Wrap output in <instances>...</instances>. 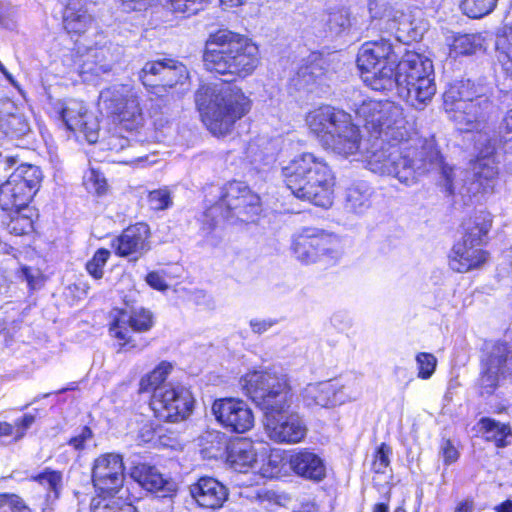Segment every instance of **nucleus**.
<instances>
[{
  "label": "nucleus",
  "instance_id": "f257e3e1",
  "mask_svg": "<svg viewBox=\"0 0 512 512\" xmlns=\"http://www.w3.org/2000/svg\"><path fill=\"white\" fill-rule=\"evenodd\" d=\"M356 114L363 120L365 128L375 139L374 150L368 157L370 171L396 178L406 186H412L431 170L440 169L446 191L453 195H476L493 192L498 179L495 153L496 139L486 133H478L475 148L478 156L472 163L473 181L462 185L465 171L443 163L442 156L433 140L411 133L403 117L402 109L389 101L368 100L357 108Z\"/></svg>",
  "mask_w": 512,
  "mask_h": 512
},
{
  "label": "nucleus",
  "instance_id": "f03ea898",
  "mask_svg": "<svg viewBox=\"0 0 512 512\" xmlns=\"http://www.w3.org/2000/svg\"><path fill=\"white\" fill-rule=\"evenodd\" d=\"M365 84L375 91L397 89L400 97L416 109L432 100L436 93L432 61L416 52H407L396 64L380 70L376 75H367Z\"/></svg>",
  "mask_w": 512,
  "mask_h": 512
},
{
  "label": "nucleus",
  "instance_id": "7ed1b4c3",
  "mask_svg": "<svg viewBox=\"0 0 512 512\" xmlns=\"http://www.w3.org/2000/svg\"><path fill=\"white\" fill-rule=\"evenodd\" d=\"M203 63L211 73L245 78L258 66L259 50L247 37L219 30L206 41Z\"/></svg>",
  "mask_w": 512,
  "mask_h": 512
},
{
  "label": "nucleus",
  "instance_id": "20e7f679",
  "mask_svg": "<svg viewBox=\"0 0 512 512\" xmlns=\"http://www.w3.org/2000/svg\"><path fill=\"white\" fill-rule=\"evenodd\" d=\"M282 176L295 197L323 208L332 205L334 175L322 157L311 152L298 154L282 167Z\"/></svg>",
  "mask_w": 512,
  "mask_h": 512
},
{
  "label": "nucleus",
  "instance_id": "39448f33",
  "mask_svg": "<svg viewBox=\"0 0 512 512\" xmlns=\"http://www.w3.org/2000/svg\"><path fill=\"white\" fill-rule=\"evenodd\" d=\"M204 123L214 135L228 134L251 109V101L235 85H203L195 94Z\"/></svg>",
  "mask_w": 512,
  "mask_h": 512
},
{
  "label": "nucleus",
  "instance_id": "423d86ee",
  "mask_svg": "<svg viewBox=\"0 0 512 512\" xmlns=\"http://www.w3.org/2000/svg\"><path fill=\"white\" fill-rule=\"evenodd\" d=\"M306 122L320 142L335 153L347 157L359 150V129L347 113L323 106L311 111Z\"/></svg>",
  "mask_w": 512,
  "mask_h": 512
},
{
  "label": "nucleus",
  "instance_id": "0eeeda50",
  "mask_svg": "<svg viewBox=\"0 0 512 512\" xmlns=\"http://www.w3.org/2000/svg\"><path fill=\"white\" fill-rule=\"evenodd\" d=\"M240 386L265 413L286 411L291 406V386L288 376L282 371L269 369L249 372L240 379Z\"/></svg>",
  "mask_w": 512,
  "mask_h": 512
},
{
  "label": "nucleus",
  "instance_id": "6e6552de",
  "mask_svg": "<svg viewBox=\"0 0 512 512\" xmlns=\"http://www.w3.org/2000/svg\"><path fill=\"white\" fill-rule=\"evenodd\" d=\"M491 224L490 215L480 212L466 225V233L462 241L453 246L449 256V266L452 270L465 273L479 268L486 262L487 252L478 247L490 230Z\"/></svg>",
  "mask_w": 512,
  "mask_h": 512
},
{
  "label": "nucleus",
  "instance_id": "1a4fd4ad",
  "mask_svg": "<svg viewBox=\"0 0 512 512\" xmlns=\"http://www.w3.org/2000/svg\"><path fill=\"white\" fill-rule=\"evenodd\" d=\"M260 212L259 195L244 182L230 181L222 187L218 202L207 210L206 217L214 219L220 213L225 220L249 222Z\"/></svg>",
  "mask_w": 512,
  "mask_h": 512
},
{
  "label": "nucleus",
  "instance_id": "9d476101",
  "mask_svg": "<svg viewBox=\"0 0 512 512\" xmlns=\"http://www.w3.org/2000/svg\"><path fill=\"white\" fill-rule=\"evenodd\" d=\"M41 179L39 167L31 164L19 165L0 186L1 209L16 212L25 209L37 192Z\"/></svg>",
  "mask_w": 512,
  "mask_h": 512
},
{
  "label": "nucleus",
  "instance_id": "9b49d317",
  "mask_svg": "<svg viewBox=\"0 0 512 512\" xmlns=\"http://www.w3.org/2000/svg\"><path fill=\"white\" fill-rule=\"evenodd\" d=\"M193 404L191 392L182 385L159 388L150 400L155 416L167 422L185 420L192 413Z\"/></svg>",
  "mask_w": 512,
  "mask_h": 512
},
{
  "label": "nucleus",
  "instance_id": "f8f14e48",
  "mask_svg": "<svg viewBox=\"0 0 512 512\" xmlns=\"http://www.w3.org/2000/svg\"><path fill=\"white\" fill-rule=\"evenodd\" d=\"M292 250L296 258L306 264L315 263L323 258L338 257L336 237L315 228H306L296 235Z\"/></svg>",
  "mask_w": 512,
  "mask_h": 512
},
{
  "label": "nucleus",
  "instance_id": "ddd939ff",
  "mask_svg": "<svg viewBox=\"0 0 512 512\" xmlns=\"http://www.w3.org/2000/svg\"><path fill=\"white\" fill-rule=\"evenodd\" d=\"M445 107L449 118L460 131L477 129L496 113V106L484 95L473 99H458L451 104L445 100Z\"/></svg>",
  "mask_w": 512,
  "mask_h": 512
},
{
  "label": "nucleus",
  "instance_id": "4468645a",
  "mask_svg": "<svg viewBox=\"0 0 512 512\" xmlns=\"http://www.w3.org/2000/svg\"><path fill=\"white\" fill-rule=\"evenodd\" d=\"M138 76L142 84L153 89V93L157 95H162L168 88L184 84L189 77L186 66L172 59L149 61L139 71Z\"/></svg>",
  "mask_w": 512,
  "mask_h": 512
},
{
  "label": "nucleus",
  "instance_id": "2eb2a0df",
  "mask_svg": "<svg viewBox=\"0 0 512 512\" xmlns=\"http://www.w3.org/2000/svg\"><path fill=\"white\" fill-rule=\"evenodd\" d=\"M123 56V49L113 43L96 44L87 48L81 55L78 64V72L83 81L92 82L96 78L112 71L113 67L120 62Z\"/></svg>",
  "mask_w": 512,
  "mask_h": 512
},
{
  "label": "nucleus",
  "instance_id": "dca6fc26",
  "mask_svg": "<svg viewBox=\"0 0 512 512\" xmlns=\"http://www.w3.org/2000/svg\"><path fill=\"white\" fill-rule=\"evenodd\" d=\"M270 411L265 413V429L271 440L279 443L295 444L301 442L307 434V426L298 413Z\"/></svg>",
  "mask_w": 512,
  "mask_h": 512
},
{
  "label": "nucleus",
  "instance_id": "f3484780",
  "mask_svg": "<svg viewBox=\"0 0 512 512\" xmlns=\"http://www.w3.org/2000/svg\"><path fill=\"white\" fill-rule=\"evenodd\" d=\"M397 57L389 38L381 36L362 44L357 56V65L365 82L367 75H376L380 70L392 65L395 69Z\"/></svg>",
  "mask_w": 512,
  "mask_h": 512
},
{
  "label": "nucleus",
  "instance_id": "a211bd4d",
  "mask_svg": "<svg viewBox=\"0 0 512 512\" xmlns=\"http://www.w3.org/2000/svg\"><path fill=\"white\" fill-rule=\"evenodd\" d=\"M216 420L227 430L245 433L254 426V414L249 405L236 398L217 399L212 405Z\"/></svg>",
  "mask_w": 512,
  "mask_h": 512
},
{
  "label": "nucleus",
  "instance_id": "6ab92c4d",
  "mask_svg": "<svg viewBox=\"0 0 512 512\" xmlns=\"http://www.w3.org/2000/svg\"><path fill=\"white\" fill-rule=\"evenodd\" d=\"M111 319L110 333L124 341L123 345L131 341V331L146 332L153 326V315L145 308L114 309Z\"/></svg>",
  "mask_w": 512,
  "mask_h": 512
},
{
  "label": "nucleus",
  "instance_id": "aec40b11",
  "mask_svg": "<svg viewBox=\"0 0 512 512\" xmlns=\"http://www.w3.org/2000/svg\"><path fill=\"white\" fill-rule=\"evenodd\" d=\"M124 464L120 455L106 453L95 459L92 468L94 486L104 492H117L124 483Z\"/></svg>",
  "mask_w": 512,
  "mask_h": 512
},
{
  "label": "nucleus",
  "instance_id": "412c9836",
  "mask_svg": "<svg viewBox=\"0 0 512 512\" xmlns=\"http://www.w3.org/2000/svg\"><path fill=\"white\" fill-rule=\"evenodd\" d=\"M60 117L69 130L83 133L89 143L97 142L99 122L82 101H67L60 111Z\"/></svg>",
  "mask_w": 512,
  "mask_h": 512
},
{
  "label": "nucleus",
  "instance_id": "4be33fe9",
  "mask_svg": "<svg viewBox=\"0 0 512 512\" xmlns=\"http://www.w3.org/2000/svg\"><path fill=\"white\" fill-rule=\"evenodd\" d=\"M150 236V228L146 223H136L124 229L112 246L117 255L137 261L150 250Z\"/></svg>",
  "mask_w": 512,
  "mask_h": 512
},
{
  "label": "nucleus",
  "instance_id": "5701e85b",
  "mask_svg": "<svg viewBox=\"0 0 512 512\" xmlns=\"http://www.w3.org/2000/svg\"><path fill=\"white\" fill-rule=\"evenodd\" d=\"M190 495L198 506L216 510L228 499V489L213 477H201L189 487Z\"/></svg>",
  "mask_w": 512,
  "mask_h": 512
},
{
  "label": "nucleus",
  "instance_id": "b1692460",
  "mask_svg": "<svg viewBox=\"0 0 512 512\" xmlns=\"http://www.w3.org/2000/svg\"><path fill=\"white\" fill-rule=\"evenodd\" d=\"M343 386L331 381L310 383L301 392L307 407L330 408L345 402Z\"/></svg>",
  "mask_w": 512,
  "mask_h": 512
},
{
  "label": "nucleus",
  "instance_id": "393cba45",
  "mask_svg": "<svg viewBox=\"0 0 512 512\" xmlns=\"http://www.w3.org/2000/svg\"><path fill=\"white\" fill-rule=\"evenodd\" d=\"M290 469L298 476L321 481L326 474L323 460L308 449H296L288 457Z\"/></svg>",
  "mask_w": 512,
  "mask_h": 512
},
{
  "label": "nucleus",
  "instance_id": "a878e982",
  "mask_svg": "<svg viewBox=\"0 0 512 512\" xmlns=\"http://www.w3.org/2000/svg\"><path fill=\"white\" fill-rule=\"evenodd\" d=\"M93 17L88 12L85 0H69L63 12V25L69 34L81 35L92 25Z\"/></svg>",
  "mask_w": 512,
  "mask_h": 512
},
{
  "label": "nucleus",
  "instance_id": "bb28decb",
  "mask_svg": "<svg viewBox=\"0 0 512 512\" xmlns=\"http://www.w3.org/2000/svg\"><path fill=\"white\" fill-rule=\"evenodd\" d=\"M373 189L366 182H357L346 189L345 209L354 214H363L371 207Z\"/></svg>",
  "mask_w": 512,
  "mask_h": 512
},
{
  "label": "nucleus",
  "instance_id": "cd10ccee",
  "mask_svg": "<svg viewBox=\"0 0 512 512\" xmlns=\"http://www.w3.org/2000/svg\"><path fill=\"white\" fill-rule=\"evenodd\" d=\"M122 129L127 131L137 130L143 124V114L137 95L127 98L125 104L113 113Z\"/></svg>",
  "mask_w": 512,
  "mask_h": 512
},
{
  "label": "nucleus",
  "instance_id": "c85d7f7f",
  "mask_svg": "<svg viewBox=\"0 0 512 512\" xmlns=\"http://www.w3.org/2000/svg\"><path fill=\"white\" fill-rule=\"evenodd\" d=\"M130 476L141 487L150 492L162 491L169 483L163 478L159 471L147 464H138L131 470Z\"/></svg>",
  "mask_w": 512,
  "mask_h": 512
},
{
  "label": "nucleus",
  "instance_id": "c756f323",
  "mask_svg": "<svg viewBox=\"0 0 512 512\" xmlns=\"http://www.w3.org/2000/svg\"><path fill=\"white\" fill-rule=\"evenodd\" d=\"M256 456L252 442L241 440L230 447L228 461L236 471L245 472L256 462Z\"/></svg>",
  "mask_w": 512,
  "mask_h": 512
},
{
  "label": "nucleus",
  "instance_id": "7c9ffc66",
  "mask_svg": "<svg viewBox=\"0 0 512 512\" xmlns=\"http://www.w3.org/2000/svg\"><path fill=\"white\" fill-rule=\"evenodd\" d=\"M479 425L486 440L495 442L497 447H506L511 444L512 429L509 424L483 417L479 420Z\"/></svg>",
  "mask_w": 512,
  "mask_h": 512
},
{
  "label": "nucleus",
  "instance_id": "2f4dec72",
  "mask_svg": "<svg viewBox=\"0 0 512 512\" xmlns=\"http://www.w3.org/2000/svg\"><path fill=\"white\" fill-rule=\"evenodd\" d=\"M510 361H512V343L496 342L490 348H487L482 364L484 367L504 374L507 363Z\"/></svg>",
  "mask_w": 512,
  "mask_h": 512
},
{
  "label": "nucleus",
  "instance_id": "473e14b6",
  "mask_svg": "<svg viewBox=\"0 0 512 512\" xmlns=\"http://www.w3.org/2000/svg\"><path fill=\"white\" fill-rule=\"evenodd\" d=\"M136 93L128 85H113L100 92V103L109 113L117 112L127 98L135 96Z\"/></svg>",
  "mask_w": 512,
  "mask_h": 512
},
{
  "label": "nucleus",
  "instance_id": "72a5a7b5",
  "mask_svg": "<svg viewBox=\"0 0 512 512\" xmlns=\"http://www.w3.org/2000/svg\"><path fill=\"white\" fill-rule=\"evenodd\" d=\"M11 111L1 118V127L4 133L10 137H22L30 131V125L18 108L13 103H9Z\"/></svg>",
  "mask_w": 512,
  "mask_h": 512
},
{
  "label": "nucleus",
  "instance_id": "f704fd0d",
  "mask_svg": "<svg viewBox=\"0 0 512 512\" xmlns=\"http://www.w3.org/2000/svg\"><path fill=\"white\" fill-rule=\"evenodd\" d=\"M171 370L172 365L170 363L161 362L151 373L141 379L140 392H152V395H154L159 388L171 386V383H164Z\"/></svg>",
  "mask_w": 512,
  "mask_h": 512
},
{
  "label": "nucleus",
  "instance_id": "c9c22d12",
  "mask_svg": "<svg viewBox=\"0 0 512 512\" xmlns=\"http://www.w3.org/2000/svg\"><path fill=\"white\" fill-rule=\"evenodd\" d=\"M31 479L47 490L48 499H58L62 488V473L60 471L45 468L43 472L32 476Z\"/></svg>",
  "mask_w": 512,
  "mask_h": 512
},
{
  "label": "nucleus",
  "instance_id": "e433bc0d",
  "mask_svg": "<svg viewBox=\"0 0 512 512\" xmlns=\"http://www.w3.org/2000/svg\"><path fill=\"white\" fill-rule=\"evenodd\" d=\"M498 0H462L461 8L470 18H481L491 13Z\"/></svg>",
  "mask_w": 512,
  "mask_h": 512
},
{
  "label": "nucleus",
  "instance_id": "4c0bfd02",
  "mask_svg": "<svg viewBox=\"0 0 512 512\" xmlns=\"http://www.w3.org/2000/svg\"><path fill=\"white\" fill-rule=\"evenodd\" d=\"M327 27L332 35L339 36L349 31L351 27L350 14L346 9L329 13Z\"/></svg>",
  "mask_w": 512,
  "mask_h": 512
},
{
  "label": "nucleus",
  "instance_id": "58836bf2",
  "mask_svg": "<svg viewBox=\"0 0 512 512\" xmlns=\"http://www.w3.org/2000/svg\"><path fill=\"white\" fill-rule=\"evenodd\" d=\"M323 73V68L317 62H310L299 68L295 78V85L299 88H305L315 83Z\"/></svg>",
  "mask_w": 512,
  "mask_h": 512
},
{
  "label": "nucleus",
  "instance_id": "ea45409f",
  "mask_svg": "<svg viewBox=\"0 0 512 512\" xmlns=\"http://www.w3.org/2000/svg\"><path fill=\"white\" fill-rule=\"evenodd\" d=\"M93 512H138L130 502L120 498L101 499L93 506Z\"/></svg>",
  "mask_w": 512,
  "mask_h": 512
},
{
  "label": "nucleus",
  "instance_id": "a19ab883",
  "mask_svg": "<svg viewBox=\"0 0 512 512\" xmlns=\"http://www.w3.org/2000/svg\"><path fill=\"white\" fill-rule=\"evenodd\" d=\"M0 512H32L26 502L16 494H0Z\"/></svg>",
  "mask_w": 512,
  "mask_h": 512
},
{
  "label": "nucleus",
  "instance_id": "79ce46f5",
  "mask_svg": "<svg viewBox=\"0 0 512 512\" xmlns=\"http://www.w3.org/2000/svg\"><path fill=\"white\" fill-rule=\"evenodd\" d=\"M110 256V252L107 249H98L92 259L86 264L88 273L95 279L103 277V268L107 263Z\"/></svg>",
  "mask_w": 512,
  "mask_h": 512
},
{
  "label": "nucleus",
  "instance_id": "37998d69",
  "mask_svg": "<svg viewBox=\"0 0 512 512\" xmlns=\"http://www.w3.org/2000/svg\"><path fill=\"white\" fill-rule=\"evenodd\" d=\"M148 203L155 211L169 208L172 205L170 191L167 188H160L149 192Z\"/></svg>",
  "mask_w": 512,
  "mask_h": 512
},
{
  "label": "nucleus",
  "instance_id": "c03bdc74",
  "mask_svg": "<svg viewBox=\"0 0 512 512\" xmlns=\"http://www.w3.org/2000/svg\"><path fill=\"white\" fill-rule=\"evenodd\" d=\"M416 363L418 366V377L429 379L435 371L437 359L431 353L421 352L416 356Z\"/></svg>",
  "mask_w": 512,
  "mask_h": 512
},
{
  "label": "nucleus",
  "instance_id": "a18cd8bd",
  "mask_svg": "<svg viewBox=\"0 0 512 512\" xmlns=\"http://www.w3.org/2000/svg\"><path fill=\"white\" fill-rule=\"evenodd\" d=\"M502 373L483 366V371L480 377V386L482 394L491 395L498 386L499 378Z\"/></svg>",
  "mask_w": 512,
  "mask_h": 512
},
{
  "label": "nucleus",
  "instance_id": "49530a36",
  "mask_svg": "<svg viewBox=\"0 0 512 512\" xmlns=\"http://www.w3.org/2000/svg\"><path fill=\"white\" fill-rule=\"evenodd\" d=\"M504 152L512 155V109L504 116L499 126Z\"/></svg>",
  "mask_w": 512,
  "mask_h": 512
},
{
  "label": "nucleus",
  "instance_id": "de8ad7c7",
  "mask_svg": "<svg viewBox=\"0 0 512 512\" xmlns=\"http://www.w3.org/2000/svg\"><path fill=\"white\" fill-rule=\"evenodd\" d=\"M209 0H170L174 12L192 15L203 8Z\"/></svg>",
  "mask_w": 512,
  "mask_h": 512
},
{
  "label": "nucleus",
  "instance_id": "09e8293b",
  "mask_svg": "<svg viewBox=\"0 0 512 512\" xmlns=\"http://www.w3.org/2000/svg\"><path fill=\"white\" fill-rule=\"evenodd\" d=\"M392 453L391 447L385 443H382L380 447L377 449L374 461H373V470L376 473H384L386 468L390 464V455Z\"/></svg>",
  "mask_w": 512,
  "mask_h": 512
},
{
  "label": "nucleus",
  "instance_id": "8fccbe9b",
  "mask_svg": "<svg viewBox=\"0 0 512 512\" xmlns=\"http://www.w3.org/2000/svg\"><path fill=\"white\" fill-rule=\"evenodd\" d=\"M93 432L90 427L83 426L79 432L68 440V445L73 447L75 451H83L87 443L93 439Z\"/></svg>",
  "mask_w": 512,
  "mask_h": 512
},
{
  "label": "nucleus",
  "instance_id": "3c124183",
  "mask_svg": "<svg viewBox=\"0 0 512 512\" xmlns=\"http://www.w3.org/2000/svg\"><path fill=\"white\" fill-rule=\"evenodd\" d=\"M16 217H12L9 224L11 232L17 235L28 233L33 228V223L29 217L21 216L20 211Z\"/></svg>",
  "mask_w": 512,
  "mask_h": 512
},
{
  "label": "nucleus",
  "instance_id": "603ef678",
  "mask_svg": "<svg viewBox=\"0 0 512 512\" xmlns=\"http://www.w3.org/2000/svg\"><path fill=\"white\" fill-rule=\"evenodd\" d=\"M21 273L24 279L26 280L28 286L33 290L39 289L44 283V278L39 269L31 267H22Z\"/></svg>",
  "mask_w": 512,
  "mask_h": 512
},
{
  "label": "nucleus",
  "instance_id": "864d4df0",
  "mask_svg": "<svg viewBox=\"0 0 512 512\" xmlns=\"http://www.w3.org/2000/svg\"><path fill=\"white\" fill-rule=\"evenodd\" d=\"M440 453L443 456L444 463L450 465L459 457V452L449 439H444L441 443Z\"/></svg>",
  "mask_w": 512,
  "mask_h": 512
},
{
  "label": "nucleus",
  "instance_id": "5fc2aeb1",
  "mask_svg": "<svg viewBox=\"0 0 512 512\" xmlns=\"http://www.w3.org/2000/svg\"><path fill=\"white\" fill-rule=\"evenodd\" d=\"M147 284L160 291H164L168 288V284L166 283L164 277L159 272H150L146 276Z\"/></svg>",
  "mask_w": 512,
  "mask_h": 512
},
{
  "label": "nucleus",
  "instance_id": "6e6d98bb",
  "mask_svg": "<svg viewBox=\"0 0 512 512\" xmlns=\"http://www.w3.org/2000/svg\"><path fill=\"white\" fill-rule=\"evenodd\" d=\"M499 53V61L505 73L512 77V48L511 49H497Z\"/></svg>",
  "mask_w": 512,
  "mask_h": 512
},
{
  "label": "nucleus",
  "instance_id": "4d7b16f0",
  "mask_svg": "<svg viewBox=\"0 0 512 512\" xmlns=\"http://www.w3.org/2000/svg\"><path fill=\"white\" fill-rule=\"evenodd\" d=\"M207 439H210V442L216 445L213 446L217 451L222 452L228 449L227 447V438L225 434L221 432H209L207 434Z\"/></svg>",
  "mask_w": 512,
  "mask_h": 512
},
{
  "label": "nucleus",
  "instance_id": "13d9d810",
  "mask_svg": "<svg viewBox=\"0 0 512 512\" xmlns=\"http://www.w3.org/2000/svg\"><path fill=\"white\" fill-rule=\"evenodd\" d=\"M497 49H512V26L505 28L501 35L497 36Z\"/></svg>",
  "mask_w": 512,
  "mask_h": 512
},
{
  "label": "nucleus",
  "instance_id": "bf43d9fd",
  "mask_svg": "<svg viewBox=\"0 0 512 512\" xmlns=\"http://www.w3.org/2000/svg\"><path fill=\"white\" fill-rule=\"evenodd\" d=\"M108 145L110 150L119 152L130 146V140L127 137L120 135H112L109 139Z\"/></svg>",
  "mask_w": 512,
  "mask_h": 512
},
{
  "label": "nucleus",
  "instance_id": "052dcab7",
  "mask_svg": "<svg viewBox=\"0 0 512 512\" xmlns=\"http://www.w3.org/2000/svg\"><path fill=\"white\" fill-rule=\"evenodd\" d=\"M153 0H121L124 10L141 11L146 9Z\"/></svg>",
  "mask_w": 512,
  "mask_h": 512
},
{
  "label": "nucleus",
  "instance_id": "680f3d73",
  "mask_svg": "<svg viewBox=\"0 0 512 512\" xmlns=\"http://www.w3.org/2000/svg\"><path fill=\"white\" fill-rule=\"evenodd\" d=\"M258 147H266L269 149V153H267L264 157V162L266 164L271 163L274 161L276 156V147H278V144L274 140H266L262 144L258 145Z\"/></svg>",
  "mask_w": 512,
  "mask_h": 512
},
{
  "label": "nucleus",
  "instance_id": "e2e57ef3",
  "mask_svg": "<svg viewBox=\"0 0 512 512\" xmlns=\"http://www.w3.org/2000/svg\"><path fill=\"white\" fill-rule=\"evenodd\" d=\"M275 324L273 320H251L250 325L255 333L261 334Z\"/></svg>",
  "mask_w": 512,
  "mask_h": 512
},
{
  "label": "nucleus",
  "instance_id": "0e129e2a",
  "mask_svg": "<svg viewBox=\"0 0 512 512\" xmlns=\"http://www.w3.org/2000/svg\"><path fill=\"white\" fill-rule=\"evenodd\" d=\"M273 496L274 493L265 488H260L256 491V497L257 499H259L261 503H263L264 501H271Z\"/></svg>",
  "mask_w": 512,
  "mask_h": 512
},
{
  "label": "nucleus",
  "instance_id": "69168bd1",
  "mask_svg": "<svg viewBox=\"0 0 512 512\" xmlns=\"http://www.w3.org/2000/svg\"><path fill=\"white\" fill-rule=\"evenodd\" d=\"M35 421V417L33 415H30V414H25L22 418V420L20 421V427L22 428V430H26L28 429Z\"/></svg>",
  "mask_w": 512,
  "mask_h": 512
},
{
  "label": "nucleus",
  "instance_id": "338daca9",
  "mask_svg": "<svg viewBox=\"0 0 512 512\" xmlns=\"http://www.w3.org/2000/svg\"><path fill=\"white\" fill-rule=\"evenodd\" d=\"M473 511H474L473 503L470 501H464L456 507L454 512H473Z\"/></svg>",
  "mask_w": 512,
  "mask_h": 512
},
{
  "label": "nucleus",
  "instance_id": "774afa93",
  "mask_svg": "<svg viewBox=\"0 0 512 512\" xmlns=\"http://www.w3.org/2000/svg\"><path fill=\"white\" fill-rule=\"evenodd\" d=\"M497 512H512V501L506 500L496 507Z\"/></svg>",
  "mask_w": 512,
  "mask_h": 512
}]
</instances>
